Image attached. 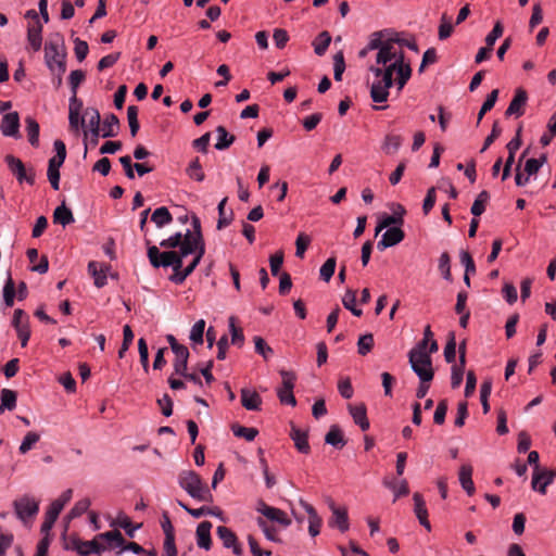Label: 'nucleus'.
Wrapping results in <instances>:
<instances>
[{
  "label": "nucleus",
  "instance_id": "nucleus-4",
  "mask_svg": "<svg viewBox=\"0 0 556 556\" xmlns=\"http://www.w3.org/2000/svg\"><path fill=\"white\" fill-rule=\"evenodd\" d=\"M539 453L531 451L528 455V464L534 466L531 486L534 491L541 494L546 493V488L549 485L556 476L553 470L541 469L539 466Z\"/></svg>",
  "mask_w": 556,
  "mask_h": 556
},
{
  "label": "nucleus",
  "instance_id": "nucleus-50",
  "mask_svg": "<svg viewBox=\"0 0 556 556\" xmlns=\"http://www.w3.org/2000/svg\"><path fill=\"white\" fill-rule=\"evenodd\" d=\"M231 430L236 437L244 438L247 441H253L258 433L255 428H248L238 424H233Z\"/></svg>",
  "mask_w": 556,
  "mask_h": 556
},
{
  "label": "nucleus",
  "instance_id": "nucleus-16",
  "mask_svg": "<svg viewBox=\"0 0 556 556\" xmlns=\"http://www.w3.org/2000/svg\"><path fill=\"white\" fill-rule=\"evenodd\" d=\"M216 534L222 540L223 545L226 548H232L233 554L237 556L242 554V548L238 543V538L231 529L225 526H219L216 529Z\"/></svg>",
  "mask_w": 556,
  "mask_h": 556
},
{
  "label": "nucleus",
  "instance_id": "nucleus-30",
  "mask_svg": "<svg viewBox=\"0 0 556 556\" xmlns=\"http://www.w3.org/2000/svg\"><path fill=\"white\" fill-rule=\"evenodd\" d=\"M325 442L337 448H342L346 441L343 437V432L338 425H332L325 437Z\"/></svg>",
  "mask_w": 556,
  "mask_h": 556
},
{
  "label": "nucleus",
  "instance_id": "nucleus-63",
  "mask_svg": "<svg viewBox=\"0 0 556 556\" xmlns=\"http://www.w3.org/2000/svg\"><path fill=\"white\" fill-rule=\"evenodd\" d=\"M255 351L261 354L265 359H268L274 351L261 337H254Z\"/></svg>",
  "mask_w": 556,
  "mask_h": 556
},
{
  "label": "nucleus",
  "instance_id": "nucleus-57",
  "mask_svg": "<svg viewBox=\"0 0 556 556\" xmlns=\"http://www.w3.org/2000/svg\"><path fill=\"white\" fill-rule=\"evenodd\" d=\"M439 270L441 271V275L445 280H452L451 257L447 252H443L439 258Z\"/></svg>",
  "mask_w": 556,
  "mask_h": 556
},
{
  "label": "nucleus",
  "instance_id": "nucleus-25",
  "mask_svg": "<svg viewBox=\"0 0 556 556\" xmlns=\"http://www.w3.org/2000/svg\"><path fill=\"white\" fill-rule=\"evenodd\" d=\"M472 466L470 464H464L459 468L458 479L462 488L466 491V493L471 496L475 493V484L472 481Z\"/></svg>",
  "mask_w": 556,
  "mask_h": 556
},
{
  "label": "nucleus",
  "instance_id": "nucleus-12",
  "mask_svg": "<svg viewBox=\"0 0 556 556\" xmlns=\"http://www.w3.org/2000/svg\"><path fill=\"white\" fill-rule=\"evenodd\" d=\"M329 508L332 516L328 520V525L331 528H338L341 532L349 530V516L345 507H339L333 501L329 502Z\"/></svg>",
  "mask_w": 556,
  "mask_h": 556
},
{
  "label": "nucleus",
  "instance_id": "nucleus-64",
  "mask_svg": "<svg viewBox=\"0 0 556 556\" xmlns=\"http://www.w3.org/2000/svg\"><path fill=\"white\" fill-rule=\"evenodd\" d=\"M185 235L180 231L174 233L173 236L164 239L160 242V247L163 249H176L182 242Z\"/></svg>",
  "mask_w": 556,
  "mask_h": 556
},
{
  "label": "nucleus",
  "instance_id": "nucleus-62",
  "mask_svg": "<svg viewBox=\"0 0 556 556\" xmlns=\"http://www.w3.org/2000/svg\"><path fill=\"white\" fill-rule=\"evenodd\" d=\"M127 117L130 128V134L135 137L139 130V122H138V106H127Z\"/></svg>",
  "mask_w": 556,
  "mask_h": 556
},
{
  "label": "nucleus",
  "instance_id": "nucleus-2",
  "mask_svg": "<svg viewBox=\"0 0 556 556\" xmlns=\"http://www.w3.org/2000/svg\"><path fill=\"white\" fill-rule=\"evenodd\" d=\"M45 63L60 84L66 71V48L61 35L56 34L46 42Z\"/></svg>",
  "mask_w": 556,
  "mask_h": 556
},
{
  "label": "nucleus",
  "instance_id": "nucleus-27",
  "mask_svg": "<svg viewBox=\"0 0 556 556\" xmlns=\"http://www.w3.org/2000/svg\"><path fill=\"white\" fill-rule=\"evenodd\" d=\"M241 404L249 410H258L262 404V399L258 393L248 389L241 390Z\"/></svg>",
  "mask_w": 556,
  "mask_h": 556
},
{
  "label": "nucleus",
  "instance_id": "nucleus-6",
  "mask_svg": "<svg viewBox=\"0 0 556 556\" xmlns=\"http://www.w3.org/2000/svg\"><path fill=\"white\" fill-rule=\"evenodd\" d=\"M146 244L148 245V258L154 268L172 267L174 273L175 269L182 266L175 250L161 252L156 245H151V241L148 239L146 240Z\"/></svg>",
  "mask_w": 556,
  "mask_h": 556
},
{
  "label": "nucleus",
  "instance_id": "nucleus-56",
  "mask_svg": "<svg viewBox=\"0 0 556 556\" xmlns=\"http://www.w3.org/2000/svg\"><path fill=\"white\" fill-rule=\"evenodd\" d=\"M205 330V320L199 319L191 328L190 340L195 344L203 343V334Z\"/></svg>",
  "mask_w": 556,
  "mask_h": 556
},
{
  "label": "nucleus",
  "instance_id": "nucleus-23",
  "mask_svg": "<svg viewBox=\"0 0 556 556\" xmlns=\"http://www.w3.org/2000/svg\"><path fill=\"white\" fill-rule=\"evenodd\" d=\"M414 500V511L416 517L418 518L421 526H424L427 530L431 529L430 522L428 520V510L426 507V502L421 494L415 493L413 496Z\"/></svg>",
  "mask_w": 556,
  "mask_h": 556
},
{
  "label": "nucleus",
  "instance_id": "nucleus-34",
  "mask_svg": "<svg viewBox=\"0 0 556 556\" xmlns=\"http://www.w3.org/2000/svg\"><path fill=\"white\" fill-rule=\"evenodd\" d=\"M17 296L16 286L10 273L3 286V301L7 307L14 305V299Z\"/></svg>",
  "mask_w": 556,
  "mask_h": 556
},
{
  "label": "nucleus",
  "instance_id": "nucleus-33",
  "mask_svg": "<svg viewBox=\"0 0 556 556\" xmlns=\"http://www.w3.org/2000/svg\"><path fill=\"white\" fill-rule=\"evenodd\" d=\"M61 511L62 510L60 509L59 504H56V505L50 504V506L45 515V520L41 525V533H50V531Z\"/></svg>",
  "mask_w": 556,
  "mask_h": 556
},
{
  "label": "nucleus",
  "instance_id": "nucleus-17",
  "mask_svg": "<svg viewBox=\"0 0 556 556\" xmlns=\"http://www.w3.org/2000/svg\"><path fill=\"white\" fill-rule=\"evenodd\" d=\"M99 545H104L106 549H119L124 544V536L118 530L106 531L96 535Z\"/></svg>",
  "mask_w": 556,
  "mask_h": 556
},
{
  "label": "nucleus",
  "instance_id": "nucleus-7",
  "mask_svg": "<svg viewBox=\"0 0 556 556\" xmlns=\"http://www.w3.org/2000/svg\"><path fill=\"white\" fill-rule=\"evenodd\" d=\"M14 513L25 527H29L39 513V501L23 495L13 502Z\"/></svg>",
  "mask_w": 556,
  "mask_h": 556
},
{
  "label": "nucleus",
  "instance_id": "nucleus-18",
  "mask_svg": "<svg viewBox=\"0 0 556 556\" xmlns=\"http://www.w3.org/2000/svg\"><path fill=\"white\" fill-rule=\"evenodd\" d=\"M405 237L404 231L400 227H391L383 235L381 240L377 243V248L380 251L389 247L396 245Z\"/></svg>",
  "mask_w": 556,
  "mask_h": 556
},
{
  "label": "nucleus",
  "instance_id": "nucleus-5",
  "mask_svg": "<svg viewBox=\"0 0 556 556\" xmlns=\"http://www.w3.org/2000/svg\"><path fill=\"white\" fill-rule=\"evenodd\" d=\"M408 361L412 369L420 380H432L434 371L432 368V359L427 351L412 349L408 352Z\"/></svg>",
  "mask_w": 556,
  "mask_h": 556
},
{
  "label": "nucleus",
  "instance_id": "nucleus-32",
  "mask_svg": "<svg viewBox=\"0 0 556 556\" xmlns=\"http://www.w3.org/2000/svg\"><path fill=\"white\" fill-rule=\"evenodd\" d=\"M74 215L72 211L65 205V203L59 205L53 212V222L55 224L66 226L74 223Z\"/></svg>",
  "mask_w": 556,
  "mask_h": 556
},
{
  "label": "nucleus",
  "instance_id": "nucleus-36",
  "mask_svg": "<svg viewBox=\"0 0 556 556\" xmlns=\"http://www.w3.org/2000/svg\"><path fill=\"white\" fill-rule=\"evenodd\" d=\"M383 484L386 488L390 489L394 493V502L401 497L405 496L409 493L408 483L405 479L396 482L395 480L384 479Z\"/></svg>",
  "mask_w": 556,
  "mask_h": 556
},
{
  "label": "nucleus",
  "instance_id": "nucleus-44",
  "mask_svg": "<svg viewBox=\"0 0 556 556\" xmlns=\"http://www.w3.org/2000/svg\"><path fill=\"white\" fill-rule=\"evenodd\" d=\"M490 200V193L485 190L481 191L471 205L470 212L475 217L480 216L485 211V205Z\"/></svg>",
  "mask_w": 556,
  "mask_h": 556
},
{
  "label": "nucleus",
  "instance_id": "nucleus-59",
  "mask_svg": "<svg viewBox=\"0 0 556 556\" xmlns=\"http://www.w3.org/2000/svg\"><path fill=\"white\" fill-rule=\"evenodd\" d=\"M123 334H124L123 343L118 351L119 358H123L125 356V353L128 351L129 346L131 345V343L134 341V337H135L130 326H128V325L124 326Z\"/></svg>",
  "mask_w": 556,
  "mask_h": 556
},
{
  "label": "nucleus",
  "instance_id": "nucleus-28",
  "mask_svg": "<svg viewBox=\"0 0 556 556\" xmlns=\"http://www.w3.org/2000/svg\"><path fill=\"white\" fill-rule=\"evenodd\" d=\"M118 125V118L114 114L108 115L102 124L100 123V136L103 138L116 136Z\"/></svg>",
  "mask_w": 556,
  "mask_h": 556
},
{
  "label": "nucleus",
  "instance_id": "nucleus-19",
  "mask_svg": "<svg viewBox=\"0 0 556 556\" xmlns=\"http://www.w3.org/2000/svg\"><path fill=\"white\" fill-rule=\"evenodd\" d=\"M73 548L81 556H88L92 553L100 554L106 551V547L104 545L98 544L96 538L91 541H81L79 539H75L73 541Z\"/></svg>",
  "mask_w": 556,
  "mask_h": 556
},
{
  "label": "nucleus",
  "instance_id": "nucleus-15",
  "mask_svg": "<svg viewBox=\"0 0 556 556\" xmlns=\"http://www.w3.org/2000/svg\"><path fill=\"white\" fill-rule=\"evenodd\" d=\"M0 130L5 137L20 138V116L17 112L5 113L0 124Z\"/></svg>",
  "mask_w": 556,
  "mask_h": 556
},
{
  "label": "nucleus",
  "instance_id": "nucleus-54",
  "mask_svg": "<svg viewBox=\"0 0 556 556\" xmlns=\"http://www.w3.org/2000/svg\"><path fill=\"white\" fill-rule=\"evenodd\" d=\"M374 348V336L366 333L359 337L357 341V352L359 355L368 354Z\"/></svg>",
  "mask_w": 556,
  "mask_h": 556
},
{
  "label": "nucleus",
  "instance_id": "nucleus-45",
  "mask_svg": "<svg viewBox=\"0 0 556 556\" xmlns=\"http://www.w3.org/2000/svg\"><path fill=\"white\" fill-rule=\"evenodd\" d=\"M226 203H227V198H224L217 206V210H218L217 229L218 230L227 227L232 220V216H233L232 211H230L228 215L226 214V210H225Z\"/></svg>",
  "mask_w": 556,
  "mask_h": 556
},
{
  "label": "nucleus",
  "instance_id": "nucleus-35",
  "mask_svg": "<svg viewBox=\"0 0 556 556\" xmlns=\"http://www.w3.org/2000/svg\"><path fill=\"white\" fill-rule=\"evenodd\" d=\"M151 220L162 228L173 222V216L166 206H160L152 213Z\"/></svg>",
  "mask_w": 556,
  "mask_h": 556
},
{
  "label": "nucleus",
  "instance_id": "nucleus-26",
  "mask_svg": "<svg viewBox=\"0 0 556 556\" xmlns=\"http://www.w3.org/2000/svg\"><path fill=\"white\" fill-rule=\"evenodd\" d=\"M108 266L101 265L98 262L91 261L88 264V271L94 279L97 288H102L106 285V273Z\"/></svg>",
  "mask_w": 556,
  "mask_h": 556
},
{
  "label": "nucleus",
  "instance_id": "nucleus-11",
  "mask_svg": "<svg viewBox=\"0 0 556 556\" xmlns=\"http://www.w3.org/2000/svg\"><path fill=\"white\" fill-rule=\"evenodd\" d=\"M12 326L16 330L21 345L25 348L30 338L28 315L21 308L15 309L13 314Z\"/></svg>",
  "mask_w": 556,
  "mask_h": 556
},
{
  "label": "nucleus",
  "instance_id": "nucleus-31",
  "mask_svg": "<svg viewBox=\"0 0 556 556\" xmlns=\"http://www.w3.org/2000/svg\"><path fill=\"white\" fill-rule=\"evenodd\" d=\"M383 36L384 34L382 31L372 33L369 37L367 46L359 51V58H365L368 54V52L374 50H377V52H379V49H381L386 42Z\"/></svg>",
  "mask_w": 556,
  "mask_h": 556
},
{
  "label": "nucleus",
  "instance_id": "nucleus-47",
  "mask_svg": "<svg viewBox=\"0 0 556 556\" xmlns=\"http://www.w3.org/2000/svg\"><path fill=\"white\" fill-rule=\"evenodd\" d=\"M402 144V137L399 135H387L382 149L387 154H394Z\"/></svg>",
  "mask_w": 556,
  "mask_h": 556
},
{
  "label": "nucleus",
  "instance_id": "nucleus-8",
  "mask_svg": "<svg viewBox=\"0 0 556 556\" xmlns=\"http://www.w3.org/2000/svg\"><path fill=\"white\" fill-rule=\"evenodd\" d=\"M55 155L49 160L47 176L54 190L60 189V167L66 159L65 143L58 139L54 141Z\"/></svg>",
  "mask_w": 556,
  "mask_h": 556
},
{
  "label": "nucleus",
  "instance_id": "nucleus-61",
  "mask_svg": "<svg viewBox=\"0 0 556 556\" xmlns=\"http://www.w3.org/2000/svg\"><path fill=\"white\" fill-rule=\"evenodd\" d=\"M89 506H90L89 498H83V500L76 502L75 505L73 506V508L70 510L67 518L74 519V518L81 516L83 514H85L88 510Z\"/></svg>",
  "mask_w": 556,
  "mask_h": 556
},
{
  "label": "nucleus",
  "instance_id": "nucleus-49",
  "mask_svg": "<svg viewBox=\"0 0 556 556\" xmlns=\"http://www.w3.org/2000/svg\"><path fill=\"white\" fill-rule=\"evenodd\" d=\"M0 407H3V410H12L16 406V393L10 389H2L0 393Z\"/></svg>",
  "mask_w": 556,
  "mask_h": 556
},
{
  "label": "nucleus",
  "instance_id": "nucleus-55",
  "mask_svg": "<svg viewBox=\"0 0 556 556\" xmlns=\"http://www.w3.org/2000/svg\"><path fill=\"white\" fill-rule=\"evenodd\" d=\"M132 552L137 555H143L146 556L147 553H150V551L144 549L141 545H139L136 542H127L124 539V544L121 545L119 549L115 551L116 556H121L124 552Z\"/></svg>",
  "mask_w": 556,
  "mask_h": 556
},
{
  "label": "nucleus",
  "instance_id": "nucleus-39",
  "mask_svg": "<svg viewBox=\"0 0 556 556\" xmlns=\"http://www.w3.org/2000/svg\"><path fill=\"white\" fill-rule=\"evenodd\" d=\"M331 42V36L328 31H321L313 41L314 52L321 56L326 53Z\"/></svg>",
  "mask_w": 556,
  "mask_h": 556
},
{
  "label": "nucleus",
  "instance_id": "nucleus-52",
  "mask_svg": "<svg viewBox=\"0 0 556 556\" xmlns=\"http://www.w3.org/2000/svg\"><path fill=\"white\" fill-rule=\"evenodd\" d=\"M39 440H40V435L37 432H34V431L27 432L18 447V452L21 454H26L34 447V445Z\"/></svg>",
  "mask_w": 556,
  "mask_h": 556
},
{
  "label": "nucleus",
  "instance_id": "nucleus-38",
  "mask_svg": "<svg viewBox=\"0 0 556 556\" xmlns=\"http://www.w3.org/2000/svg\"><path fill=\"white\" fill-rule=\"evenodd\" d=\"M83 110L84 106H70V130L78 132L83 128Z\"/></svg>",
  "mask_w": 556,
  "mask_h": 556
},
{
  "label": "nucleus",
  "instance_id": "nucleus-21",
  "mask_svg": "<svg viewBox=\"0 0 556 556\" xmlns=\"http://www.w3.org/2000/svg\"><path fill=\"white\" fill-rule=\"evenodd\" d=\"M211 521H202L198 525L195 531L197 544L200 548L208 551L212 547V538H211Z\"/></svg>",
  "mask_w": 556,
  "mask_h": 556
},
{
  "label": "nucleus",
  "instance_id": "nucleus-1",
  "mask_svg": "<svg viewBox=\"0 0 556 556\" xmlns=\"http://www.w3.org/2000/svg\"><path fill=\"white\" fill-rule=\"evenodd\" d=\"M370 71L380 78L370 89L375 102L387 101L388 90L393 85L397 86V90L405 86L410 78L412 68L404 60V51L397 39H386L383 47L376 53V64Z\"/></svg>",
  "mask_w": 556,
  "mask_h": 556
},
{
  "label": "nucleus",
  "instance_id": "nucleus-24",
  "mask_svg": "<svg viewBox=\"0 0 556 556\" xmlns=\"http://www.w3.org/2000/svg\"><path fill=\"white\" fill-rule=\"evenodd\" d=\"M350 414L356 425L361 427L363 431L369 429V420L367 418V410L364 403L358 405H349Z\"/></svg>",
  "mask_w": 556,
  "mask_h": 556
},
{
  "label": "nucleus",
  "instance_id": "nucleus-41",
  "mask_svg": "<svg viewBox=\"0 0 556 556\" xmlns=\"http://www.w3.org/2000/svg\"><path fill=\"white\" fill-rule=\"evenodd\" d=\"M197 263L192 262L186 267L175 269V271L169 276V280L176 285H181L187 279L188 276H190L193 270L197 268Z\"/></svg>",
  "mask_w": 556,
  "mask_h": 556
},
{
  "label": "nucleus",
  "instance_id": "nucleus-58",
  "mask_svg": "<svg viewBox=\"0 0 556 556\" xmlns=\"http://www.w3.org/2000/svg\"><path fill=\"white\" fill-rule=\"evenodd\" d=\"M186 172L190 178L195 179L197 181H202L205 177L199 157L191 161Z\"/></svg>",
  "mask_w": 556,
  "mask_h": 556
},
{
  "label": "nucleus",
  "instance_id": "nucleus-40",
  "mask_svg": "<svg viewBox=\"0 0 556 556\" xmlns=\"http://www.w3.org/2000/svg\"><path fill=\"white\" fill-rule=\"evenodd\" d=\"M217 132V142L215 148L217 150H226L228 149L232 142L235 141V136L230 135L224 126H218L216 128Z\"/></svg>",
  "mask_w": 556,
  "mask_h": 556
},
{
  "label": "nucleus",
  "instance_id": "nucleus-20",
  "mask_svg": "<svg viewBox=\"0 0 556 556\" xmlns=\"http://www.w3.org/2000/svg\"><path fill=\"white\" fill-rule=\"evenodd\" d=\"M300 505L305 509L308 514V532L312 536H316L320 532V527L323 525V519L317 514L316 509L305 502L304 500H300Z\"/></svg>",
  "mask_w": 556,
  "mask_h": 556
},
{
  "label": "nucleus",
  "instance_id": "nucleus-10",
  "mask_svg": "<svg viewBox=\"0 0 556 556\" xmlns=\"http://www.w3.org/2000/svg\"><path fill=\"white\" fill-rule=\"evenodd\" d=\"M5 163L11 170V173L15 176L18 182L26 181L29 185L35 184V172L34 169H26L24 163L16 156L12 154H8L5 156Z\"/></svg>",
  "mask_w": 556,
  "mask_h": 556
},
{
  "label": "nucleus",
  "instance_id": "nucleus-53",
  "mask_svg": "<svg viewBox=\"0 0 556 556\" xmlns=\"http://www.w3.org/2000/svg\"><path fill=\"white\" fill-rule=\"evenodd\" d=\"M85 73L80 70L72 71L68 77L70 86L73 91V97L71 99V103L73 104L76 101V89L84 81Z\"/></svg>",
  "mask_w": 556,
  "mask_h": 556
},
{
  "label": "nucleus",
  "instance_id": "nucleus-46",
  "mask_svg": "<svg viewBox=\"0 0 556 556\" xmlns=\"http://www.w3.org/2000/svg\"><path fill=\"white\" fill-rule=\"evenodd\" d=\"M195 254L192 262H195L197 265L201 262L203 255L205 254V244L202 237V233L198 236H192V254Z\"/></svg>",
  "mask_w": 556,
  "mask_h": 556
},
{
  "label": "nucleus",
  "instance_id": "nucleus-3",
  "mask_svg": "<svg viewBox=\"0 0 556 556\" xmlns=\"http://www.w3.org/2000/svg\"><path fill=\"white\" fill-rule=\"evenodd\" d=\"M178 483L192 498L200 502H213L211 490L195 471H181L178 476Z\"/></svg>",
  "mask_w": 556,
  "mask_h": 556
},
{
  "label": "nucleus",
  "instance_id": "nucleus-60",
  "mask_svg": "<svg viewBox=\"0 0 556 556\" xmlns=\"http://www.w3.org/2000/svg\"><path fill=\"white\" fill-rule=\"evenodd\" d=\"M336 257H329L320 267L319 274L320 278L325 281H329L334 274L336 270Z\"/></svg>",
  "mask_w": 556,
  "mask_h": 556
},
{
  "label": "nucleus",
  "instance_id": "nucleus-37",
  "mask_svg": "<svg viewBox=\"0 0 556 556\" xmlns=\"http://www.w3.org/2000/svg\"><path fill=\"white\" fill-rule=\"evenodd\" d=\"M112 526H117L125 530L129 538L135 536V532L141 528L142 523L134 525L130 518L126 515H119L113 522Z\"/></svg>",
  "mask_w": 556,
  "mask_h": 556
},
{
  "label": "nucleus",
  "instance_id": "nucleus-42",
  "mask_svg": "<svg viewBox=\"0 0 556 556\" xmlns=\"http://www.w3.org/2000/svg\"><path fill=\"white\" fill-rule=\"evenodd\" d=\"M401 214L400 215H386L384 218H382L377 226L376 233L380 232L383 228H391V226L399 227L404 223L403 214L405 213V210L400 206Z\"/></svg>",
  "mask_w": 556,
  "mask_h": 556
},
{
  "label": "nucleus",
  "instance_id": "nucleus-22",
  "mask_svg": "<svg viewBox=\"0 0 556 556\" xmlns=\"http://www.w3.org/2000/svg\"><path fill=\"white\" fill-rule=\"evenodd\" d=\"M290 438L293 440L294 445L300 453H309L311 446L308 444V435L306 431H302L294 424H291Z\"/></svg>",
  "mask_w": 556,
  "mask_h": 556
},
{
  "label": "nucleus",
  "instance_id": "nucleus-13",
  "mask_svg": "<svg viewBox=\"0 0 556 556\" xmlns=\"http://www.w3.org/2000/svg\"><path fill=\"white\" fill-rule=\"evenodd\" d=\"M100 122L101 116L97 109L86 108L83 110V128H89L94 138V143H97L98 137L100 136Z\"/></svg>",
  "mask_w": 556,
  "mask_h": 556
},
{
  "label": "nucleus",
  "instance_id": "nucleus-9",
  "mask_svg": "<svg viewBox=\"0 0 556 556\" xmlns=\"http://www.w3.org/2000/svg\"><path fill=\"white\" fill-rule=\"evenodd\" d=\"M25 17L29 20L27 25V42L28 47L37 52L42 46V28L43 24L40 22L39 15L35 10H28Z\"/></svg>",
  "mask_w": 556,
  "mask_h": 556
},
{
  "label": "nucleus",
  "instance_id": "nucleus-48",
  "mask_svg": "<svg viewBox=\"0 0 556 556\" xmlns=\"http://www.w3.org/2000/svg\"><path fill=\"white\" fill-rule=\"evenodd\" d=\"M229 330L231 333V343L241 348L244 343V334L240 327L236 326V317L229 318Z\"/></svg>",
  "mask_w": 556,
  "mask_h": 556
},
{
  "label": "nucleus",
  "instance_id": "nucleus-51",
  "mask_svg": "<svg viewBox=\"0 0 556 556\" xmlns=\"http://www.w3.org/2000/svg\"><path fill=\"white\" fill-rule=\"evenodd\" d=\"M179 250L175 251V253L178 255V258L182 262L184 257H186L189 254H192V233L190 230H188L185 233V238L180 245H178Z\"/></svg>",
  "mask_w": 556,
  "mask_h": 556
},
{
  "label": "nucleus",
  "instance_id": "nucleus-43",
  "mask_svg": "<svg viewBox=\"0 0 556 556\" xmlns=\"http://www.w3.org/2000/svg\"><path fill=\"white\" fill-rule=\"evenodd\" d=\"M25 123L29 143L33 147H38L40 129L39 124L30 116L26 117Z\"/></svg>",
  "mask_w": 556,
  "mask_h": 556
},
{
  "label": "nucleus",
  "instance_id": "nucleus-14",
  "mask_svg": "<svg viewBox=\"0 0 556 556\" xmlns=\"http://www.w3.org/2000/svg\"><path fill=\"white\" fill-rule=\"evenodd\" d=\"M256 509L264 517H266L270 521L281 525L282 527H289L291 525V519L288 518L287 514L283 510L269 506L262 501L258 503Z\"/></svg>",
  "mask_w": 556,
  "mask_h": 556
},
{
  "label": "nucleus",
  "instance_id": "nucleus-29",
  "mask_svg": "<svg viewBox=\"0 0 556 556\" xmlns=\"http://www.w3.org/2000/svg\"><path fill=\"white\" fill-rule=\"evenodd\" d=\"M176 358L174 361V372L175 374H185V369H187L189 351L182 345L180 348H175L173 351Z\"/></svg>",
  "mask_w": 556,
  "mask_h": 556
}]
</instances>
